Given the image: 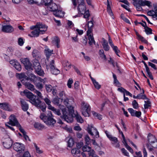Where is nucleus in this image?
<instances>
[{"label":"nucleus","mask_w":157,"mask_h":157,"mask_svg":"<svg viewBox=\"0 0 157 157\" xmlns=\"http://www.w3.org/2000/svg\"><path fill=\"white\" fill-rule=\"evenodd\" d=\"M52 103L55 105H57L62 112L63 116L61 117L68 123H71L73 121L72 117L69 116L68 117V113L65 107L59 103V99L58 97L55 98L52 100Z\"/></svg>","instance_id":"1"},{"label":"nucleus","mask_w":157,"mask_h":157,"mask_svg":"<svg viewBox=\"0 0 157 157\" xmlns=\"http://www.w3.org/2000/svg\"><path fill=\"white\" fill-rule=\"evenodd\" d=\"M40 117L48 126H53L56 123V121L53 118L52 114L50 111L49 112L47 116L44 113H41Z\"/></svg>","instance_id":"2"},{"label":"nucleus","mask_w":157,"mask_h":157,"mask_svg":"<svg viewBox=\"0 0 157 157\" xmlns=\"http://www.w3.org/2000/svg\"><path fill=\"white\" fill-rule=\"evenodd\" d=\"M90 109V106L88 103L84 101L81 102L80 109L83 115L85 117H89Z\"/></svg>","instance_id":"3"},{"label":"nucleus","mask_w":157,"mask_h":157,"mask_svg":"<svg viewBox=\"0 0 157 157\" xmlns=\"http://www.w3.org/2000/svg\"><path fill=\"white\" fill-rule=\"evenodd\" d=\"M20 94L22 96L25 95L30 100L29 102L33 105H36L37 103H36L35 102L36 101V96L33 94L31 92L28 90H26L23 92H21Z\"/></svg>","instance_id":"4"},{"label":"nucleus","mask_w":157,"mask_h":157,"mask_svg":"<svg viewBox=\"0 0 157 157\" xmlns=\"http://www.w3.org/2000/svg\"><path fill=\"white\" fill-rule=\"evenodd\" d=\"M61 101L63 104L66 105L68 109V111L67 110L68 113V117L69 116L72 117V114L74 112L73 107L70 104L69 99L67 97L63 99H61Z\"/></svg>","instance_id":"5"},{"label":"nucleus","mask_w":157,"mask_h":157,"mask_svg":"<svg viewBox=\"0 0 157 157\" xmlns=\"http://www.w3.org/2000/svg\"><path fill=\"white\" fill-rule=\"evenodd\" d=\"M105 133L107 137L112 142V144L113 146L116 148H119L120 145L117 138L113 136L107 131H105Z\"/></svg>","instance_id":"6"},{"label":"nucleus","mask_w":157,"mask_h":157,"mask_svg":"<svg viewBox=\"0 0 157 157\" xmlns=\"http://www.w3.org/2000/svg\"><path fill=\"white\" fill-rule=\"evenodd\" d=\"M46 67L47 70L50 69L52 74L57 75L60 72L59 70L55 67V61L54 60H52L50 62L49 64L46 65Z\"/></svg>","instance_id":"7"},{"label":"nucleus","mask_w":157,"mask_h":157,"mask_svg":"<svg viewBox=\"0 0 157 157\" xmlns=\"http://www.w3.org/2000/svg\"><path fill=\"white\" fill-rule=\"evenodd\" d=\"M35 69L36 73L39 75L42 76L44 74V71L41 69V67L40 63L37 59H35L33 62V65L32 66Z\"/></svg>","instance_id":"8"},{"label":"nucleus","mask_w":157,"mask_h":157,"mask_svg":"<svg viewBox=\"0 0 157 157\" xmlns=\"http://www.w3.org/2000/svg\"><path fill=\"white\" fill-rule=\"evenodd\" d=\"M31 30L34 29H37L40 32H44L46 31L48 29V26L45 24L40 22H38L35 25H33L30 27Z\"/></svg>","instance_id":"9"},{"label":"nucleus","mask_w":157,"mask_h":157,"mask_svg":"<svg viewBox=\"0 0 157 157\" xmlns=\"http://www.w3.org/2000/svg\"><path fill=\"white\" fill-rule=\"evenodd\" d=\"M88 132L92 136L94 135L96 138L99 137V132L97 129L92 125H89L87 127Z\"/></svg>","instance_id":"10"},{"label":"nucleus","mask_w":157,"mask_h":157,"mask_svg":"<svg viewBox=\"0 0 157 157\" xmlns=\"http://www.w3.org/2000/svg\"><path fill=\"white\" fill-rule=\"evenodd\" d=\"M13 149L17 152L21 153L24 151L25 149L24 145L21 143H15L13 145Z\"/></svg>","instance_id":"11"},{"label":"nucleus","mask_w":157,"mask_h":157,"mask_svg":"<svg viewBox=\"0 0 157 157\" xmlns=\"http://www.w3.org/2000/svg\"><path fill=\"white\" fill-rule=\"evenodd\" d=\"M78 4V9L79 12L83 14L86 10V6L84 3L83 0H77Z\"/></svg>","instance_id":"12"},{"label":"nucleus","mask_w":157,"mask_h":157,"mask_svg":"<svg viewBox=\"0 0 157 157\" xmlns=\"http://www.w3.org/2000/svg\"><path fill=\"white\" fill-rule=\"evenodd\" d=\"M154 9L149 10L147 12L148 15L152 17L153 18L157 20V4H153Z\"/></svg>","instance_id":"13"},{"label":"nucleus","mask_w":157,"mask_h":157,"mask_svg":"<svg viewBox=\"0 0 157 157\" xmlns=\"http://www.w3.org/2000/svg\"><path fill=\"white\" fill-rule=\"evenodd\" d=\"M148 140L152 146L155 148H157V140L155 136L151 134H149L148 136Z\"/></svg>","instance_id":"14"},{"label":"nucleus","mask_w":157,"mask_h":157,"mask_svg":"<svg viewBox=\"0 0 157 157\" xmlns=\"http://www.w3.org/2000/svg\"><path fill=\"white\" fill-rule=\"evenodd\" d=\"M21 62L24 65L25 68L27 70L32 69V66L28 58H22L21 59Z\"/></svg>","instance_id":"15"},{"label":"nucleus","mask_w":157,"mask_h":157,"mask_svg":"<svg viewBox=\"0 0 157 157\" xmlns=\"http://www.w3.org/2000/svg\"><path fill=\"white\" fill-rule=\"evenodd\" d=\"M37 103L36 105H34L38 108L40 109L43 112H44L46 110V106L44 103H41V101L38 99H36V101L35 102Z\"/></svg>","instance_id":"16"},{"label":"nucleus","mask_w":157,"mask_h":157,"mask_svg":"<svg viewBox=\"0 0 157 157\" xmlns=\"http://www.w3.org/2000/svg\"><path fill=\"white\" fill-rule=\"evenodd\" d=\"M6 23L4 22L2 25L0 24V26H2V31L5 33H9L10 32L9 21H6Z\"/></svg>","instance_id":"17"},{"label":"nucleus","mask_w":157,"mask_h":157,"mask_svg":"<svg viewBox=\"0 0 157 157\" xmlns=\"http://www.w3.org/2000/svg\"><path fill=\"white\" fill-rule=\"evenodd\" d=\"M138 3L142 6H147L150 7L152 6V3L151 2L147 0H138Z\"/></svg>","instance_id":"18"},{"label":"nucleus","mask_w":157,"mask_h":157,"mask_svg":"<svg viewBox=\"0 0 157 157\" xmlns=\"http://www.w3.org/2000/svg\"><path fill=\"white\" fill-rule=\"evenodd\" d=\"M42 80H44V82H42L37 80L34 83L36 87L39 90H41L43 88L44 85L43 84H44L46 81L45 78L42 79Z\"/></svg>","instance_id":"19"},{"label":"nucleus","mask_w":157,"mask_h":157,"mask_svg":"<svg viewBox=\"0 0 157 157\" xmlns=\"http://www.w3.org/2000/svg\"><path fill=\"white\" fill-rule=\"evenodd\" d=\"M129 112L132 116H136L137 117H140L141 114L140 111H137L134 110L132 108H129L128 109Z\"/></svg>","instance_id":"20"},{"label":"nucleus","mask_w":157,"mask_h":157,"mask_svg":"<svg viewBox=\"0 0 157 157\" xmlns=\"http://www.w3.org/2000/svg\"><path fill=\"white\" fill-rule=\"evenodd\" d=\"M10 64L17 70L18 71L21 70V66L17 60H12L11 61Z\"/></svg>","instance_id":"21"},{"label":"nucleus","mask_w":157,"mask_h":157,"mask_svg":"<svg viewBox=\"0 0 157 157\" xmlns=\"http://www.w3.org/2000/svg\"><path fill=\"white\" fill-rule=\"evenodd\" d=\"M19 123L15 116L14 115H10V125L17 126L19 124Z\"/></svg>","instance_id":"22"},{"label":"nucleus","mask_w":157,"mask_h":157,"mask_svg":"<svg viewBox=\"0 0 157 157\" xmlns=\"http://www.w3.org/2000/svg\"><path fill=\"white\" fill-rule=\"evenodd\" d=\"M53 14L56 17H62L64 16V13L61 9H58L53 13Z\"/></svg>","instance_id":"23"},{"label":"nucleus","mask_w":157,"mask_h":157,"mask_svg":"<svg viewBox=\"0 0 157 157\" xmlns=\"http://www.w3.org/2000/svg\"><path fill=\"white\" fill-rule=\"evenodd\" d=\"M28 78V79H29L31 81L33 82L34 83L37 80L42 82H44V80L40 77H36L34 75L32 74L30 75Z\"/></svg>","instance_id":"24"},{"label":"nucleus","mask_w":157,"mask_h":157,"mask_svg":"<svg viewBox=\"0 0 157 157\" xmlns=\"http://www.w3.org/2000/svg\"><path fill=\"white\" fill-rule=\"evenodd\" d=\"M33 31L31 32V34H29L28 36L31 37H37L39 36L41 32L37 29H34Z\"/></svg>","instance_id":"25"},{"label":"nucleus","mask_w":157,"mask_h":157,"mask_svg":"<svg viewBox=\"0 0 157 157\" xmlns=\"http://www.w3.org/2000/svg\"><path fill=\"white\" fill-rule=\"evenodd\" d=\"M71 153L75 157H79L81 155L80 150L78 148H74L72 149Z\"/></svg>","instance_id":"26"},{"label":"nucleus","mask_w":157,"mask_h":157,"mask_svg":"<svg viewBox=\"0 0 157 157\" xmlns=\"http://www.w3.org/2000/svg\"><path fill=\"white\" fill-rule=\"evenodd\" d=\"M24 80L21 81L22 83L24 84L26 87L31 91H34L35 89L34 86L29 82H24Z\"/></svg>","instance_id":"27"},{"label":"nucleus","mask_w":157,"mask_h":157,"mask_svg":"<svg viewBox=\"0 0 157 157\" xmlns=\"http://www.w3.org/2000/svg\"><path fill=\"white\" fill-rule=\"evenodd\" d=\"M51 110H52L54 113H55L56 115H58V116H60V117L63 119V118L62 117V116H63V113H62V114L60 112V110L59 109H56L54 107H51L50 106V109ZM64 120H65L63 118ZM65 121H67L65 120Z\"/></svg>","instance_id":"28"},{"label":"nucleus","mask_w":157,"mask_h":157,"mask_svg":"<svg viewBox=\"0 0 157 157\" xmlns=\"http://www.w3.org/2000/svg\"><path fill=\"white\" fill-rule=\"evenodd\" d=\"M48 8L49 10L53 12V13L58 9L57 5L55 3H53L49 4V6H48Z\"/></svg>","instance_id":"29"},{"label":"nucleus","mask_w":157,"mask_h":157,"mask_svg":"<svg viewBox=\"0 0 157 157\" xmlns=\"http://www.w3.org/2000/svg\"><path fill=\"white\" fill-rule=\"evenodd\" d=\"M44 53L46 56L47 58H48L49 57L53 54V50H50L47 46L45 47L44 50Z\"/></svg>","instance_id":"30"},{"label":"nucleus","mask_w":157,"mask_h":157,"mask_svg":"<svg viewBox=\"0 0 157 157\" xmlns=\"http://www.w3.org/2000/svg\"><path fill=\"white\" fill-rule=\"evenodd\" d=\"M16 76L17 78H19V79H21V81L22 80H24V82H25V80L26 81L28 79V77L26 75L23 73L21 74H16Z\"/></svg>","instance_id":"31"},{"label":"nucleus","mask_w":157,"mask_h":157,"mask_svg":"<svg viewBox=\"0 0 157 157\" xmlns=\"http://www.w3.org/2000/svg\"><path fill=\"white\" fill-rule=\"evenodd\" d=\"M102 44L103 48L105 51H108L109 49V47L108 45V43L107 41L104 38L102 39Z\"/></svg>","instance_id":"32"},{"label":"nucleus","mask_w":157,"mask_h":157,"mask_svg":"<svg viewBox=\"0 0 157 157\" xmlns=\"http://www.w3.org/2000/svg\"><path fill=\"white\" fill-rule=\"evenodd\" d=\"M93 26V22L91 21H89L87 24L88 30L87 31V35L91 33Z\"/></svg>","instance_id":"33"},{"label":"nucleus","mask_w":157,"mask_h":157,"mask_svg":"<svg viewBox=\"0 0 157 157\" xmlns=\"http://www.w3.org/2000/svg\"><path fill=\"white\" fill-rule=\"evenodd\" d=\"M21 102L22 109L24 111H26L29 108L28 105L23 99L21 100Z\"/></svg>","instance_id":"34"},{"label":"nucleus","mask_w":157,"mask_h":157,"mask_svg":"<svg viewBox=\"0 0 157 157\" xmlns=\"http://www.w3.org/2000/svg\"><path fill=\"white\" fill-rule=\"evenodd\" d=\"M141 93L137 95L138 99H147L146 96L144 94V91L143 89H141Z\"/></svg>","instance_id":"35"},{"label":"nucleus","mask_w":157,"mask_h":157,"mask_svg":"<svg viewBox=\"0 0 157 157\" xmlns=\"http://www.w3.org/2000/svg\"><path fill=\"white\" fill-rule=\"evenodd\" d=\"M52 42V44L54 45H56L57 48H58L59 47L60 40L58 37H54L53 38Z\"/></svg>","instance_id":"36"},{"label":"nucleus","mask_w":157,"mask_h":157,"mask_svg":"<svg viewBox=\"0 0 157 157\" xmlns=\"http://www.w3.org/2000/svg\"><path fill=\"white\" fill-rule=\"evenodd\" d=\"M91 79L95 88L97 89H99L101 87V85L94 78L91 77Z\"/></svg>","instance_id":"37"},{"label":"nucleus","mask_w":157,"mask_h":157,"mask_svg":"<svg viewBox=\"0 0 157 157\" xmlns=\"http://www.w3.org/2000/svg\"><path fill=\"white\" fill-rule=\"evenodd\" d=\"M9 104L6 102L0 103V108L4 109L9 110Z\"/></svg>","instance_id":"38"},{"label":"nucleus","mask_w":157,"mask_h":157,"mask_svg":"<svg viewBox=\"0 0 157 157\" xmlns=\"http://www.w3.org/2000/svg\"><path fill=\"white\" fill-rule=\"evenodd\" d=\"M107 11L109 15L112 17L113 19H114L113 17V14L111 9L110 5L109 2V0H107Z\"/></svg>","instance_id":"39"},{"label":"nucleus","mask_w":157,"mask_h":157,"mask_svg":"<svg viewBox=\"0 0 157 157\" xmlns=\"http://www.w3.org/2000/svg\"><path fill=\"white\" fill-rule=\"evenodd\" d=\"M32 54L33 57L35 59H38L40 58L41 56L40 53L36 50L33 51Z\"/></svg>","instance_id":"40"},{"label":"nucleus","mask_w":157,"mask_h":157,"mask_svg":"<svg viewBox=\"0 0 157 157\" xmlns=\"http://www.w3.org/2000/svg\"><path fill=\"white\" fill-rule=\"evenodd\" d=\"M34 126L36 128L39 130H41L44 128V126L43 125L38 122L35 123Z\"/></svg>","instance_id":"41"},{"label":"nucleus","mask_w":157,"mask_h":157,"mask_svg":"<svg viewBox=\"0 0 157 157\" xmlns=\"http://www.w3.org/2000/svg\"><path fill=\"white\" fill-rule=\"evenodd\" d=\"M87 35L88 36L89 43L90 45H91L93 44H95V41L94 40V37L93 36L91 35V33Z\"/></svg>","instance_id":"42"},{"label":"nucleus","mask_w":157,"mask_h":157,"mask_svg":"<svg viewBox=\"0 0 157 157\" xmlns=\"http://www.w3.org/2000/svg\"><path fill=\"white\" fill-rule=\"evenodd\" d=\"M113 77L114 79V84L117 86H121V84L117 79V76L113 74Z\"/></svg>","instance_id":"43"},{"label":"nucleus","mask_w":157,"mask_h":157,"mask_svg":"<svg viewBox=\"0 0 157 157\" xmlns=\"http://www.w3.org/2000/svg\"><path fill=\"white\" fill-rule=\"evenodd\" d=\"M88 145L86 144L82 147V150L83 152H88V153L92 149Z\"/></svg>","instance_id":"44"},{"label":"nucleus","mask_w":157,"mask_h":157,"mask_svg":"<svg viewBox=\"0 0 157 157\" xmlns=\"http://www.w3.org/2000/svg\"><path fill=\"white\" fill-rule=\"evenodd\" d=\"M84 140L86 144L89 145L90 144L91 140L88 135H86L85 136Z\"/></svg>","instance_id":"45"},{"label":"nucleus","mask_w":157,"mask_h":157,"mask_svg":"<svg viewBox=\"0 0 157 157\" xmlns=\"http://www.w3.org/2000/svg\"><path fill=\"white\" fill-rule=\"evenodd\" d=\"M68 146L69 147H72L74 144V141L72 138H69L67 141Z\"/></svg>","instance_id":"46"},{"label":"nucleus","mask_w":157,"mask_h":157,"mask_svg":"<svg viewBox=\"0 0 157 157\" xmlns=\"http://www.w3.org/2000/svg\"><path fill=\"white\" fill-rule=\"evenodd\" d=\"M92 114L94 117H97L99 120H101L102 118V116L101 115L98 113L94 111L92 112Z\"/></svg>","instance_id":"47"},{"label":"nucleus","mask_w":157,"mask_h":157,"mask_svg":"<svg viewBox=\"0 0 157 157\" xmlns=\"http://www.w3.org/2000/svg\"><path fill=\"white\" fill-rule=\"evenodd\" d=\"M144 107L145 109H148L151 106V102L149 100L147 99L146 101H144Z\"/></svg>","instance_id":"48"},{"label":"nucleus","mask_w":157,"mask_h":157,"mask_svg":"<svg viewBox=\"0 0 157 157\" xmlns=\"http://www.w3.org/2000/svg\"><path fill=\"white\" fill-rule=\"evenodd\" d=\"M44 100L46 104L48 105V108L49 109H50V106L53 107L51 105V101L48 98H45L44 99Z\"/></svg>","instance_id":"49"},{"label":"nucleus","mask_w":157,"mask_h":157,"mask_svg":"<svg viewBox=\"0 0 157 157\" xmlns=\"http://www.w3.org/2000/svg\"><path fill=\"white\" fill-rule=\"evenodd\" d=\"M144 29L145 32H146L147 34L149 35L152 33L151 29L147 26L145 27Z\"/></svg>","instance_id":"50"},{"label":"nucleus","mask_w":157,"mask_h":157,"mask_svg":"<svg viewBox=\"0 0 157 157\" xmlns=\"http://www.w3.org/2000/svg\"><path fill=\"white\" fill-rule=\"evenodd\" d=\"M76 118L78 122L81 123H82L83 122V120L80 116L78 115H76Z\"/></svg>","instance_id":"51"},{"label":"nucleus","mask_w":157,"mask_h":157,"mask_svg":"<svg viewBox=\"0 0 157 157\" xmlns=\"http://www.w3.org/2000/svg\"><path fill=\"white\" fill-rule=\"evenodd\" d=\"M62 64L64 67H68L69 68L71 67V65L69 63L68 61L66 60L63 61L62 62Z\"/></svg>","instance_id":"52"},{"label":"nucleus","mask_w":157,"mask_h":157,"mask_svg":"<svg viewBox=\"0 0 157 157\" xmlns=\"http://www.w3.org/2000/svg\"><path fill=\"white\" fill-rule=\"evenodd\" d=\"M81 53L83 55L86 61H89L90 60L91 58L89 56L85 54L84 52H82Z\"/></svg>","instance_id":"53"},{"label":"nucleus","mask_w":157,"mask_h":157,"mask_svg":"<svg viewBox=\"0 0 157 157\" xmlns=\"http://www.w3.org/2000/svg\"><path fill=\"white\" fill-rule=\"evenodd\" d=\"M132 105L133 108L136 109H137L138 108V104L136 100H134L132 102Z\"/></svg>","instance_id":"54"},{"label":"nucleus","mask_w":157,"mask_h":157,"mask_svg":"<svg viewBox=\"0 0 157 157\" xmlns=\"http://www.w3.org/2000/svg\"><path fill=\"white\" fill-rule=\"evenodd\" d=\"M134 5L136 7V10L138 11H141L142 10V8L140 5L138 3H135L134 4Z\"/></svg>","instance_id":"55"},{"label":"nucleus","mask_w":157,"mask_h":157,"mask_svg":"<svg viewBox=\"0 0 157 157\" xmlns=\"http://www.w3.org/2000/svg\"><path fill=\"white\" fill-rule=\"evenodd\" d=\"M111 47L113 48V50L114 51V52H115V53H116V54L118 56H119V55L118 54V53L119 52H120V51L118 49V48H117V46L113 45Z\"/></svg>","instance_id":"56"},{"label":"nucleus","mask_w":157,"mask_h":157,"mask_svg":"<svg viewBox=\"0 0 157 157\" xmlns=\"http://www.w3.org/2000/svg\"><path fill=\"white\" fill-rule=\"evenodd\" d=\"M8 140V142H3V144L4 147L7 149H9V148H10L9 141V140Z\"/></svg>","instance_id":"57"},{"label":"nucleus","mask_w":157,"mask_h":157,"mask_svg":"<svg viewBox=\"0 0 157 157\" xmlns=\"http://www.w3.org/2000/svg\"><path fill=\"white\" fill-rule=\"evenodd\" d=\"M45 88L48 92H50L52 90V86L50 85H45Z\"/></svg>","instance_id":"58"},{"label":"nucleus","mask_w":157,"mask_h":157,"mask_svg":"<svg viewBox=\"0 0 157 157\" xmlns=\"http://www.w3.org/2000/svg\"><path fill=\"white\" fill-rule=\"evenodd\" d=\"M34 147L35 148L36 151L37 153L41 154L43 152L41 150L40 148L38 147L36 144H34Z\"/></svg>","instance_id":"59"},{"label":"nucleus","mask_w":157,"mask_h":157,"mask_svg":"<svg viewBox=\"0 0 157 157\" xmlns=\"http://www.w3.org/2000/svg\"><path fill=\"white\" fill-rule=\"evenodd\" d=\"M16 126L18 128L20 131L23 134V135H24V134H26V132H25L23 128L22 127L21 125L20 124H18V125H17Z\"/></svg>","instance_id":"60"},{"label":"nucleus","mask_w":157,"mask_h":157,"mask_svg":"<svg viewBox=\"0 0 157 157\" xmlns=\"http://www.w3.org/2000/svg\"><path fill=\"white\" fill-rule=\"evenodd\" d=\"M34 92L36 94L39 98H41V99L43 98V97L40 92L36 90H34Z\"/></svg>","instance_id":"61"},{"label":"nucleus","mask_w":157,"mask_h":157,"mask_svg":"<svg viewBox=\"0 0 157 157\" xmlns=\"http://www.w3.org/2000/svg\"><path fill=\"white\" fill-rule=\"evenodd\" d=\"M126 148L132 153H133V149L130 147L129 146L127 143L124 144Z\"/></svg>","instance_id":"62"},{"label":"nucleus","mask_w":157,"mask_h":157,"mask_svg":"<svg viewBox=\"0 0 157 157\" xmlns=\"http://www.w3.org/2000/svg\"><path fill=\"white\" fill-rule=\"evenodd\" d=\"M121 151L122 153L124 155L127 156H129V154L128 152L124 148H122L121 149Z\"/></svg>","instance_id":"63"},{"label":"nucleus","mask_w":157,"mask_h":157,"mask_svg":"<svg viewBox=\"0 0 157 157\" xmlns=\"http://www.w3.org/2000/svg\"><path fill=\"white\" fill-rule=\"evenodd\" d=\"M59 95L61 99L63 98L64 97L65 98L67 97L65 92L63 91L60 92Z\"/></svg>","instance_id":"64"}]
</instances>
